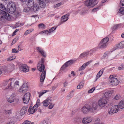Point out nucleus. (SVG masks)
I'll return each instance as SVG.
<instances>
[{"instance_id":"nucleus-51","label":"nucleus","mask_w":124,"mask_h":124,"mask_svg":"<svg viewBox=\"0 0 124 124\" xmlns=\"http://www.w3.org/2000/svg\"><path fill=\"white\" fill-rule=\"evenodd\" d=\"M58 86V85H55L54 86H53L52 87V90L53 91Z\"/></svg>"},{"instance_id":"nucleus-63","label":"nucleus","mask_w":124,"mask_h":124,"mask_svg":"<svg viewBox=\"0 0 124 124\" xmlns=\"http://www.w3.org/2000/svg\"><path fill=\"white\" fill-rule=\"evenodd\" d=\"M19 31V29H16V30L13 33V35H15V33L16 32L18 31Z\"/></svg>"},{"instance_id":"nucleus-24","label":"nucleus","mask_w":124,"mask_h":124,"mask_svg":"<svg viewBox=\"0 0 124 124\" xmlns=\"http://www.w3.org/2000/svg\"><path fill=\"white\" fill-rule=\"evenodd\" d=\"M89 51L85 52L82 53L79 56V58H81L83 57H87L89 54Z\"/></svg>"},{"instance_id":"nucleus-18","label":"nucleus","mask_w":124,"mask_h":124,"mask_svg":"<svg viewBox=\"0 0 124 124\" xmlns=\"http://www.w3.org/2000/svg\"><path fill=\"white\" fill-rule=\"evenodd\" d=\"M52 101V100L50 98H48L42 102L43 105L45 107H47Z\"/></svg>"},{"instance_id":"nucleus-48","label":"nucleus","mask_w":124,"mask_h":124,"mask_svg":"<svg viewBox=\"0 0 124 124\" xmlns=\"http://www.w3.org/2000/svg\"><path fill=\"white\" fill-rule=\"evenodd\" d=\"M95 89V87H93L90 89L89 90L88 92V93H93Z\"/></svg>"},{"instance_id":"nucleus-10","label":"nucleus","mask_w":124,"mask_h":124,"mask_svg":"<svg viewBox=\"0 0 124 124\" xmlns=\"http://www.w3.org/2000/svg\"><path fill=\"white\" fill-rule=\"evenodd\" d=\"M20 70L24 72H26L29 71V69L27 66L25 64H21L19 66Z\"/></svg>"},{"instance_id":"nucleus-32","label":"nucleus","mask_w":124,"mask_h":124,"mask_svg":"<svg viewBox=\"0 0 124 124\" xmlns=\"http://www.w3.org/2000/svg\"><path fill=\"white\" fill-rule=\"evenodd\" d=\"M121 26V24H118L114 25L111 28L113 30H116L119 27Z\"/></svg>"},{"instance_id":"nucleus-4","label":"nucleus","mask_w":124,"mask_h":124,"mask_svg":"<svg viewBox=\"0 0 124 124\" xmlns=\"http://www.w3.org/2000/svg\"><path fill=\"white\" fill-rule=\"evenodd\" d=\"M14 79L12 78L5 81L4 83V85L5 86L8 85L7 86L6 88L5 89H11V86L12 84L14 83Z\"/></svg>"},{"instance_id":"nucleus-31","label":"nucleus","mask_w":124,"mask_h":124,"mask_svg":"<svg viewBox=\"0 0 124 124\" xmlns=\"http://www.w3.org/2000/svg\"><path fill=\"white\" fill-rule=\"evenodd\" d=\"M19 81H16L14 83V82L13 84H12L11 86V89L12 90L16 87V86L17 85H18Z\"/></svg>"},{"instance_id":"nucleus-22","label":"nucleus","mask_w":124,"mask_h":124,"mask_svg":"<svg viewBox=\"0 0 124 124\" xmlns=\"http://www.w3.org/2000/svg\"><path fill=\"white\" fill-rule=\"evenodd\" d=\"M36 108H33V107H32L31 106H30L28 109V112L30 114H33L37 110Z\"/></svg>"},{"instance_id":"nucleus-29","label":"nucleus","mask_w":124,"mask_h":124,"mask_svg":"<svg viewBox=\"0 0 124 124\" xmlns=\"http://www.w3.org/2000/svg\"><path fill=\"white\" fill-rule=\"evenodd\" d=\"M103 70L101 69V70L97 74L96 77V80L99 78L103 72Z\"/></svg>"},{"instance_id":"nucleus-13","label":"nucleus","mask_w":124,"mask_h":124,"mask_svg":"<svg viewBox=\"0 0 124 124\" xmlns=\"http://www.w3.org/2000/svg\"><path fill=\"white\" fill-rule=\"evenodd\" d=\"M28 87V85L27 84H24L19 89L18 91L21 93L26 92L27 89Z\"/></svg>"},{"instance_id":"nucleus-33","label":"nucleus","mask_w":124,"mask_h":124,"mask_svg":"<svg viewBox=\"0 0 124 124\" xmlns=\"http://www.w3.org/2000/svg\"><path fill=\"white\" fill-rule=\"evenodd\" d=\"M23 11L25 12H28L31 11V8L29 7L26 6V7L24 8Z\"/></svg>"},{"instance_id":"nucleus-52","label":"nucleus","mask_w":124,"mask_h":124,"mask_svg":"<svg viewBox=\"0 0 124 124\" xmlns=\"http://www.w3.org/2000/svg\"><path fill=\"white\" fill-rule=\"evenodd\" d=\"M67 65L65 63L61 67V69L62 70H63L65 69L66 68V67H68L67 66Z\"/></svg>"},{"instance_id":"nucleus-8","label":"nucleus","mask_w":124,"mask_h":124,"mask_svg":"<svg viewBox=\"0 0 124 124\" xmlns=\"http://www.w3.org/2000/svg\"><path fill=\"white\" fill-rule=\"evenodd\" d=\"M117 108V105H115L109 109L108 111L109 114L110 115H111L117 112L118 111Z\"/></svg>"},{"instance_id":"nucleus-46","label":"nucleus","mask_w":124,"mask_h":124,"mask_svg":"<svg viewBox=\"0 0 124 124\" xmlns=\"http://www.w3.org/2000/svg\"><path fill=\"white\" fill-rule=\"evenodd\" d=\"M74 94H73L72 93H70L67 96L68 98L69 99L71 98L74 96Z\"/></svg>"},{"instance_id":"nucleus-12","label":"nucleus","mask_w":124,"mask_h":124,"mask_svg":"<svg viewBox=\"0 0 124 124\" xmlns=\"http://www.w3.org/2000/svg\"><path fill=\"white\" fill-rule=\"evenodd\" d=\"M69 15V14H67L65 15L62 16L61 18V21L59 24V25L66 21L69 19L68 16Z\"/></svg>"},{"instance_id":"nucleus-54","label":"nucleus","mask_w":124,"mask_h":124,"mask_svg":"<svg viewBox=\"0 0 124 124\" xmlns=\"http://www.w3.org/2000/svg\"><path fill=\"white\" fill-rule=\"evenodd\" d=\"M19 51L18 50H16L15 48H14L12 50V52L14 53H18Z\"/></svg>"},{"instance_id":"nucleus-49","label":"nucleus","mask_w":124,"mask_h":124,"mask_svg":"<svg viewBox=\"0 0 124 124\" xmlns=\"http://www.w3.org/2000/svg\"><path fill=\"white\" fill-rule=\"evenodd\" d=\"M18 38H15L13 40L12 43L11 44V45H12L15 44L16 42L18 40Z\"/></svg>"},{"instance_id":"nucleus-40","label":"nucleus","mask_w":124,"mask_h":124,"mask_svg":"<svg viewBox=\"0 0 124 124\" xmlns=\"http://www.w3.org/2000/svg\"><path fill=\"white\" fill-rule=\"evenodd\" d=\"M4 113L6 115L8 116L11 114V112L10 110H4Z\"/></svg>"},{"instance_id":"nucleus-6","label":"nucleus","mask_w":124,"mask_h":124,"mask_svg":"<svg viewBox=\"0 0 124 124\" xmlns=\"http://www.w3.org/2000/svg\"><path fill=\"white\" fill-rule=\"evenodd\" d=\"M108 99L101 98L98 101V104L101 107H103L107 104L108 102Z\"/></svg>"},{"instance_id":"nucleus-27","label":"nucleus","mask_w":124,"mask_h":124,"mask_svg":"<svg viewBox=\"0 0 124 124\" xmlns=\"http://www.w3.org/2000/svg\"><path fill=\"white\" fill-rule=\"evenodd\" d=\"M34 1L33 0H28V1L26 3L28 6H29L31 7L34 5Z\"/></svg>"},{"instance_id":"nucleus-2","label":"nucleus","mask_w":124,"mask_h":124,"mask_svg":"<svg viewBox=\"0 0 124 124\" xmlns=\"http://www.w3.org/2000/svg\"><path fill=\"white\" fill-rule=\"evenodd\" d=\"M0 18L1 20H4L5 19L9 20L10 19V17L9 15L7 13L6 9L4 5L0 3Z\"/></svg>"},{"instance_id":"nucleus-45","label":"nucleus","mask_w":124,"mask_h":124,"mask_svg":"<svg viewBox=\"0 0 124 124\" xmlns=\"http://www.w3.org/2000/svg\"><path fill=\"white\" fill-rule=\"evenodd\" d=\"M116 48H123L121 44H120V42L116 45Z\"/></svg>"},{"instance_id":"nucleus-15","label":"nucleus","mask_w":124,"mask_h":124,"mask_svg":"<svg viewBox=\"0 0 124 124\" xmlns=\"http://www.w3.org/2000/svg\"><path fill=\"white\" fill-rule=\"evenodd\" d=\"M92 120V119L91 117H84L82 120V122L84 124H87L90 123Z\"/></svg>"},{"instance_id":"nucleus-64","label":"nucleus","mask_w":124,"mask_h":124,"mask_svg":"<svg viewBox=\"0 0 124 124\" xmlns=\"http://www.w3.org/2000/svg\"><path fill=\"white\" fill-rule=\"evenodd\" d=\"M120 44H121L123 48L124 47V41L120 42Z\"/></svg>"},{"instance_id":"nucleus-16","label":"nucleus","mask_w":124,"mask_h":124,"mask_svg":"<svg viewBox=\"0 0 124 124\" xmlns=\"http://www.w3.org/2000/svg\"><path fill=\"white\" fill-rule=\"evenodd\" d=\"M31 7V11L35 12L38 11L39 9V6L36 4H34Z\"/></svg>"},{"instance_id":"nucleus-17","label":"nucleus","mask_w":124,"mask_h":124,"mask_svg":"<svg viewBox=\"0 0 124 124\" xmlns=\"http://www.w3.org/2000/svg\"><path fill=\"white\" fill-rule=\"evenodd\" d=\"M115 50H116V48H114L112 49V51H106L104 53L103 56L101 57V59H105L107 56V58L108 56L109 55V54L111 53L113 51H114Z\"/></svg>"},{"instance_id":"nucleus-30","label":"nucleus","mask_w":124,"mask_h":124,"mask_svg":"<svg viewBox=\"0 0 124 124\" xmlns=\"http://www.w3.org/2000/svg\"><path fill=\"white\" fill-rule=\"evenodd\" d=\"M111 93V91H108L106 92L104 94V96L105 98H104L107 99L109 97Z\"/></svg>"},{"instance_id":"nucleus-20","label":"nucleus","mask_w":124,"mask_h":124,"mask_svg":"<svg viewBox=\"0 0 124 124\" xmlns=\"http://www.w3.org/2000/svg\"><path fill=\"white\" fill-rule=\"evenodd\" d=\"M107 44L104 43L101 41L98 45V47L99 49L105 48L107 47Z\"/></svg>"},{"instance_id":"nucleus-44","label":"nucleus","mask_w":124,"mask_h":124,"mask_svg":"<svg viewBox=\"0 0 124 124\" xmlns=\"http://www.w3.org/2000/svg\"><path fill=\"white\" fill-rule=\"evenodd\" d=\"M86 67V66L84 64L81 66L80 67L79 70L80 71L83 70Z\"/></svg>"},{"instance_id":"nucleus-39","label":"nucleus","mask_w":124,"mask_h":124,"mask_svg":"<svg viewBox=\"0 0 124 124\" xmlns=\"http://www.w3.org/2000/svg\"><path fill=\"white\" fill-rule=\"evenodd\" d=\"M124 7H121L119 9V13L122 15H124Z\"/></svg>"},{"instance_id":"nucleus-37","label":"nucleus","mask_w":124,"mask_h":124,"mask_svg":"<svg viewBox=\"0 0 124 124\" xmlns=\"http://www.w3.org/2000/svg\"><path fill=\"white\" fill-rule=\"evenodd\" d=\"M84 86V83L80 82L79 84L77 87L78 89H80L83 87Z\"/></svg>"},{"instance_id":"nucleus-3","label":"nucleus","mask_w":124,"mask_h":124,"mask_svg":"<svg viewBox=\"0 0 124 124\" xmlns=\"http://www.w3.org/2000/svg\"><path fill=\"white\" fill-rule=\"evenodd\" d=\"M16 5L13 2H9L7 5V9L10 13L12 14L14 13L16 10Z\"/></svg>"},{"instance_id":"nucleus-55","label":"nucleus","mask_w":124,"mask_h":124,"mask_svg":"<svg viewBox=\"0 0 124 124\" xmlns=\"http://www.w3.org/2000/svg\"><path fill=\"white\" fill-rule=\"evenodd\" d=\"M54 104L51 103H50L49 107V108L50 109H52L54 107Z\"/></svg>"},{"instance_id":"nucleus-61","label":"nucleus","mask_w":124,"mask_h":124,"mask_svg":"<svg viewBox=\"0 0 124 124\" xmlns=\"http://www.w3.org/2000/svg\"><path fill=\"white\" fill-rule=\"evenodd\" d=\"M40 124H47V123L46 121L44 120L41 122Z\"/></svg>"},{"instance_id":"nucleus-14","label":"nucleus","mask_w":124,"mask_h":124,"mask_svg":"<svg viewBox=\"0 0 124 124\" xmlns=\"http://www.w3.org/2000/svg\"><path fill=\"white\" fill-rule=\"evenodd\" d=\"M16 94L15 92L13 93L9 98L7 99V101L10 103L14 102L16 98Z\"/></svg>"},{"instance_id":"nucleus-19","label":"nucleus","mask_w":124,"mask_h":124,"mask_svg":"<svg viewBox=\"0 0 124 124\" xmlns=\"http://www.w3.org/2000/svg\"><path fill=\"white\" fill-rule=\"evenodd\" d=\"M28 108L27 106H23L22 109L20 111V114L21 115H23L25 114Z\"/></svg>"},{"instance_id":"nucleus-9","label":"nucleus","mask_w":124,"mask_h":124,"mask_svg":"<svg viewBox=\"0 0 124 124\" xmlns=\"http://www.w3.org/2000/svg\"><path fill=\"white\" fill-rule=\"evenodd\" d=\"M109 82L110 83V85L111 86H116L118 85L120 81L116 78H113L112 79H110Z\"/></svg>"},{"instance_id":"nucleus-1","label":"nucleus","mask_w":124,"mask_h":124,"mask_svg":"<svg viewBox=\"0 0 124 124\" xmlns=\"http://www.w3.org/2000/svg\"><path fill=\"white\" fill-rule=\"evenodd\" d=\"M44 59L42 58L41 60L38 63L37 67L38 70L40 72H42L40 77V81L42 84L45 77L46 71H44L45 69V66L44 65Z\"/></svg>"},{"instance_id":"nucleus-56","label":"nucleus","mask_w":124,"mask_h":124,"mask_svg":"<svg viewBox=\"0 0 124 124\" xmlns=\"http://www.w3.org/2000/svg\"><path fill=\"white\" fill-rule=\"evenodd\" d=\"M92 62V60H90L88 62H86V63H85L84 64L86 66V67L89 65L90 63Z\"/></svg>"},{"instance_id":"nucleus-47","label":"nucleus","mask_w":124,"mask_h":124,"mask_svg":"<svg viewBox=\"0 0 124 124\" xmlns=\"http://www.w3.org/2000/svg\"><path fill=\"white\" fill-rule=\"evenodd\" d=\"M56 29V27H52L49 30V31L50 33L51 32H53Z\"/></svg>"},{"instance_id":"nucleus-36","label":"nucleus","mask_w":124,"mask_h":124,"mask_svg":"<svg viewBox=\"0 0 124 124\" xmlns=\"http://www.w3.org/2000/svg\"><path fill=\"white\" fill-rule=\"evenodd\" d=\"M40 104V100H38L37 101L36 103L34 106V108H37L39 106Z\"/></svg>"},{"instance_id":"nucleus-21","label":"nucleus","mask_w":124,"mask_h":124,"mask_svg":"<svg viewBox=\"0 0 124 124\" xmlns=\"http://www.w3.org/2000/svg\"><path fill=\"white\" fill-rule=\"evenodd\" d=\"M98 107V106L97 103H93L92 105V106H90V109L91 110V112H93L94 110H96Z\"/></svg>"},{"instance_id":"nucleus-50","label":"nucleus","mask_w":124,"mask_h":124,"mask_svg":"<svg viewBox=\"0 0 124 124\" xmlns=\"http://www.w3.org/2000/svg\"><path fill=\"white\" fill-rule=\"evenodd\" d=\"M12 57H13V56H10L9 58H8L7 59V61H11L12 60L16 58L15 57H14V58H12Z\"/></svg>"},{"instance_id":"nucleus-53","label":"nucleus","mask_w":124,"mask_h":124,"mask_svg":"<svg viewBox=\"0 0 124 124\" xmlns=\"http://www.w3.org/2000/svg\"><path fill=\"white\" fill-rule=\"evenodd\" d=\"M121 97L120 95L119 94H116L115 97V99L116 100H118Z\"/></svg>"},{"instance_id":"nucleus-58","label":"nucleus","mask_w":124,"mask_h":124,"mask_svg":"<svg viewBox=\"0 0 124 124\" xmlns=\"http://www.w3.org/2000/svg\"><path fill=\"white\" fill-rule=\"evenodd\" d=\"M99 9V8H93L92 10V12H95L97 11V10H98Z\"/></svg>"},{"instance_id":"nucleus-35","label":"nucleus","mask_w":124,"mask_h":124,"mask_svg":"<svg viewBox=\"0 0 124 124\" xmlns=\"http://www.w3.org/2000/svg\"><path fill=\"white\" fill-rule=\"evenodd\" d=\"M95 122V123L94 124H104V122H100V119L98 118L96 119Z\"/></svg>"},{"instance_id":"nucleus-7","label":"nucleus","mask_w":124,"mask_h":124,"mask_svg":"<svg viewBox=\"0 0 124 124\" xmlns=\"http://www.w3.org/2000/svg\"><path fill=\"white\" fill-rule=\"evenodd\" d=\"M30 96L31 95L29 93H25L23 98V103L27 104L28 103Z\"/></svg>"},{"instance_id":"nucleus-34","label":"nucleus","mask_w":124,"mask_h":124,"mask_svg":"<svg viewBox=\"0 0 124 124\" xmlns=\"http://www.w3.org/2000/svg\"><path fill=\"white\" fill-rule=\"evenodd\" d=\"M109 40V39L108 37L104 38L102 39L101 41L105 44H108V42Z\"/></svg>"},{"instance_id":"nucleus-43","label":"nucleus","mask_w":124,"mask_h":124,"mask_svg":"<svg viewBox=\"0 0 124 124\" xmlns=\"http://www.w3.org/2000/svg\"><path fill=\"white\" fill-rule=\"evenodd\" d=\"M39 28H42L44 29L45 26L44 24L42 23H40L38 25Z\"/></svg>"},{"instance_id":"nucleus-11","label":"nucleus","mask_w":124,"mask_h":124,"mask_svg":"<svg viewBox=\"0 0 124 124\" xmlns=\"http://www.w3.org/2000/svg\"><path fill=\"white\" fill-rule=\"evenodd\" d=\"M82 112L84 114L87 113L89 111L91 112L90 106L85 105L82 108Z\"/></svg>"},{"instance_id":"nucleus-38","label":"nucleus","mask_w":124,"mask_h":124,"mask_svg":"<svg viewBox=\"0 0 124 124\" xmlns=\"http://www.w3.org/2000/svg\"><path fill=\"white\" fill-rule=\"evenodd\" d=\"M23 25V23H19V22H17L16 23V24H15V28H16L17 27H20L22 26Z\"/></svg>"},{"instance_id":"nucleus-5","label":"nucleus","mask_w":124,"mask_h":124,"mask_svg":"<svg viewBox=\"0 0 124 124\" xmlns=\"http://www.w3.org/2000/svg\"><path fill=\"white\" fill-rule=\"evenodd\" d=\"M98 3L97 0H90L89 1H86L85 3V6H87L93 7L96 5Z\"/></svg>"},{"instance_id":"nucleus-23","label":"nucleus","mask_w":124,"mask_h":124,"mask_svg":"<svg viewBox=\"0 0 124 124\" xmlns=\"http://www.w3.org/2000/svg\"><path fill=\"white\" fill-rule=\"evenodd\" d=\"M118 109H122L124 108V100H121L119 103L118 106Z\"/></svg>"},{"instance_id":"nucleus-62","label":"nucleus","mask_w":124,"mask_h":124,"mask_svg":"<svg viewBox=\"0 0 124 124\" xmlns=\"http://www.w3.org/2000/svg\"><path fill=\"white\" fill-rule=\"evenodd\" d=\"M61 5H62V3L61 2H60V3H58L57 4H56L55 5V7H59Z\"/></svg>"},{"instance_id":"nucleus-59","label":"nucleus","mask_w":124,"mask_h":124,"mask_svg":"<svg viewBox=\"0 0 124 124\" xmlns=\"http://www.w3.org/2000/svg\"><path fill=\"white\" fill-rule=\"evenodd\" d=\"M31 32L30 31H29L27 30L24 33V35H27L29 33H30Z\"/></svg>"},{"instance_id":"nucleus-25","label":"nucleus","mask_w":124,"mask_h":124,"mask_svg":"<svg viewBox=\"0 0 124 124\" xmlns=\"http://www.w3.org/2000/svg\"><path fill=\"white\" fill-rule=\"evenodd\" d=\"M82 120V118L81 116L77 117L73 119L74 122L78 124L81 122Z\"/></svg>"},{"instance_id":"nucleus-57","label":"nucleus","mask_w":124,"mask_h":124,"mask_svg":"<svg viewBox=\"0 0 124 124\" xmlns=\"http://www.w3.org/2000/svg\"><path fill=\"white\" fill-rule=\"evenodd\" d=\"M30 123L31 122L30 121L27 120L25 121L22 124H29V123Z\"/></svg>"},{"instance_id":"nucleus-26","label":"nucleus","mask_w":124,"mask_h":124,"mask_svg":"<svg viewBox=\"0 0 124 124\" xmlns=\"http://www.w3.org/2000/svg\"><path fill=\"white\" fill-rule=\"evenodd\" d=\"M39 2V5L42 8H44L46 6V0H38Z\"/></svg>"},{"instance_id":"nucleus-60","label":"nucleus","mask_w":124,"mask_h":124,"mask_svg":"<svg viewBox=\"0 0 124 124\" xmlns=\"http://www.w3.org/2000/svg\"><path fill=\"white\" fill-rule=\"evenodd\" d=\"M41 54L45 58L46 57V54L44 51L42 53H41Z\"/></svg>"},{"instance_id":"nucleus-41","label":"nucleus","mask_w":124,"mask_h":124,"mask_svg":"<svg viewBox=\"0 0 124 124\" xmlns=\"http://www.w3.org/2000/svg\"><path fill=\"white\" fill-rule=\"evenodd\" d=\"M73 62V61L70 60L68 61L65 63L67 65V66H69L70 65L72 64Z\"/></svg>"},{"instance_id":"nucleus-28","label":"nucleus","mask_w":124,"mask_h":124,"mask_svg":"<svg viewBox=\"0 0 124 124\" xmlns=\"http://www.w3.org/2000/svg\"><path fill=\"white\" fill-rule=\"evenodd\" d=\"M14 67L15 65L13 64H9L7 66L8 69L11 71L13 70L14 68Z\"/></svg>"},{"instance_id":"nucleus-42","label":"nucleus","mask_w":124,"mask_h":124,"mask_svg":"<svg viewBox=\"0 0 124 124\" xmlns=\"http://www.w3.org/2000/svg\"><path fill=\"white\" fill-rule=\"evenodd\" d=\"M36 49L38 52L40 54L44 51L43 49L40 47H37Z\"/></svg>"}]
</instances>
